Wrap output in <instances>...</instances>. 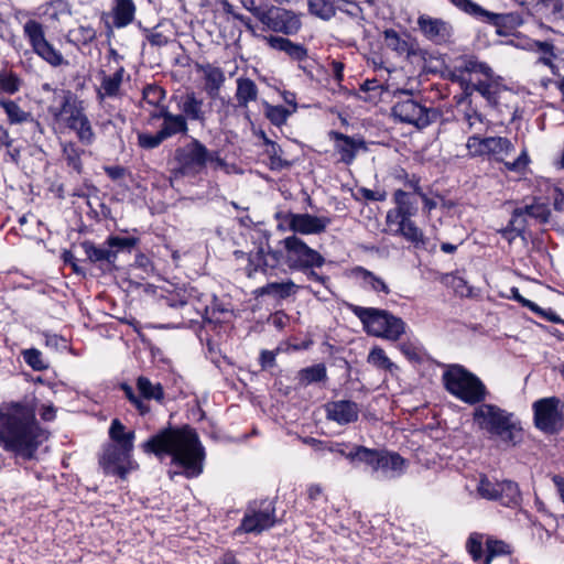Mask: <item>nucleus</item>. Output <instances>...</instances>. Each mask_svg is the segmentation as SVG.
Instances as JSON below:
<instances>
[{"instance_id":"obj_26","label":"nucleus","mask_w":564,"mask_h":564,"mask_svg":"<svg viewBox=\"0 0 564 564\" xmlns=\"http://www.w3.org/2000/svg\"><path fill=\"white\" fill-rule=\"evenodd\" d=\"M126 74L124 66L115 67L112 74L99 72L100 86L97 88V99L102 102L106 98H118L121 95V85Z\"/></svg>"},{"instance_id":"obj_13","label":"nucleus","mask_w":564,"mask_h":564,"mask_svg":"<svg viewBox=\"0 0 564 564\" xmlns=\"http://www.w3.org/2000/svg\"><path fill=\"white\" fill-rule=\"evenodd\" d=\"M23 34L33 52L53 67L67 64L64 56L45 37L43 25L36 20H28L23 25Z\"/></svg>"},{"instance_id":"obj_52","label":"nucleus","mask_w":564,"mask_h":564,"mask_svg":"<svg viewBox=\"0 0 564 564\" xmlns=\"http://www.w3.org/2000/svg\"><path fill=\"white\" fill-rule=\"evenodd\" d=\"M22 87V79L12 70L0 72V93L7 95L17 94Z\"/></svg>"},{"instance_id":"obj_6","label":"nucleus","mask_w":564,"mask_h":564,"mask_svg":"<svg viewBox=\"0 0 564 564\" xmlns=\"http://www.w3.org/2000/svg\"><path fill=\"white\" fill-rule=\"evenodd\" d=\"M445 389L456 399L469 405L484 402L489 394L485 383L462 365H451L443 372Z\"/></svg>"},{"instance_id":"obj_35","label":"nucleus","mask_w":564,"mask_h":564,"mask_svg":"<svg viewBox=\"0 0 564 564\" xmlns=\"http://www.w3.org/2000/svg\"><path fill=\"white\" fill-rule=\"evenodd\" d=\"M137 7L132 0H116L112 7V24L122 29L131 24L135 17Z\"/></svg>"},{"instance_id":"obj_18","label":"nucleus","mask_w":564,"mask_h":564,"mask_svg":"<svg viewBox=\"0 0 564 564\" xmlns=\"http://www.w3.org/2000/svg\"><path fill=\"white\" fill-rule=\"evenodd\" d=\"M485 148L487 155L492 156L497 162H502L510 172H522L530 163L527 149H523L514 161H505V159L514 151V145L507 138L488 137L486 138Z\"/></svg>"},{"instance_id":"obj_2","label":"nucleus","mask_w":564,"mask_h":564,"mask_svg":"<svg viewBox=\"0 0 564 564\" xmlns=\"http://www.w3.org/2000/svg\"><path fill=\"white\" fill-rule=\"evenodd\" d=\"M37 398L34 393L21 400L0 403V446L17 457L31 459L46 440L36 420Z\"/></svg>"},{"instance_id":"obj_49","label":"nucleus","mask_w":564,"mask_h":564,"mask_svg":"<svg viewBox=\"0 0 564 564\" xmlns=\"http://www.w3.org/2000/svg\"><path fill=\"white\" fill-rule=\"evenodd\" d=\"M383 40L386 46L394 51L397 54L403 55L410 53V44L406 36H401L395 30H384Z\"/></svg>"},{"instance_id":"obj_59","label":"nucleus","mask_w":564,"mask_h":564,"mask_svg":"<svg viewBox=\"0 0 564 564\" xmlns=\"http://www.w3.org/2000/svg\"><path fill=\"white\" fill-rule=\"evenodd\" d=\"M22 356L25 364L35 371H43L48 368V364L43 359L42 352L36 348L23 350Z\"/></svg>"},{"instance_id":"obj_21","label":"nucleus","mask_w":564,"mask_h":564,"mask_svg":"<svg viewBox=\"0 0 564 564\" xmlns=\"http://www.w3.org/2000/svg\"><path fill=\"white\" fill-rule=\"evenodd\" d=\"M284 223L293 235H319L332 224L327 216H316L308 213L296 214L289 212L283 216Z\"/></svg>"},{"instance_id":"obj_53","label":"nucleus","mask_w":564,"mask_h":564,"mask_svg":"<svg viewBox=\"0 0 564 564\" xmlns=\"http://www.w3.org/2000/svg\"><path fill=\"white\" fill-rule=\"evenodd\" d=\"M264 115L267 119L276 127L283 126L288 118L291 116L293 111H290L284 106H273L268 101H263Z\"/></svg>"},{"instance_id":"obj_45","label":"nucleus","mask_w":564,"mask_h":564,"mask_svg":"<svg viewBox=\"0 0 564 564\" xmlns=\"http://www.w3.org/2000/svg\"><path fill=\"white\" fill-rule=\"evenodd\" d=\"M337 0H307L308 12L324 21L336 14Z\"/></svg>"},{"instance_id":"obj_63","label":"nucleus","mask_w":564,"mask_h":564,"mask_svg":"<svg viewBox=\"0 0 564 564\" xmlns=\"http://www.w3.org/2000/svg\"><path fill=\"white\" fill-rule=\"evenodd\" d=\"M360 91L369 93V96L364 99L372 101L381 96L382 86L377 79H367L360 85Z\"/></svg>"},{"instance_id":"obj_39","label":"nucleus","mask_w":564,"mask_h":564,"mask_svg":"<svg viewBox=\"0 0 564 564\" xmlns=\"http://www.w3.org/2000/svg\"><path fill=\"white\" fill-rule=\"evenodd\" d=\"M200 69L204 73L205 89L207 94L210 97H215L218 95L226 79L223 69L210 64L200 66Z\"/></svg>"},{"instance_id":"obj_60","label":"nucleus","mask_w":564,"mask_h":564,"mask_svg":"<svg viewBox=\"0 0 564 564\" xmlns=\"http://www.w3.org/2000/svg\"><path fill=\"white\" fill-rule=\"evenodd\" d=\"M530 48L543 54L539 61L549 66L553 67L552 57H555L554 45L549 41H533L530 44Z\"/></svg>"},{"instance_id":"obj_8","label":"nucleus","mask_w":564,"mask_h":564,"mask_svg":"<svg viewBox=\"0 0 564 564\" xmlns=\"http://www.w3.org/2000/svg\"><path fill=\"white\" fill-rule=\"evenodd\" d=\"M350 312L359 318L367 334L395 341L405 333L406 324L387 310L350 304Z\"/></svg>"},{"instance_id":"obj_34","label":"nucleus","mask_w":564,"mask_h":564,"mask_svg":"<svg viewBox=\"0 0 564 564\" xmlns=\"http://www.w3.org/2000/svg\"><path fill=\"white\" fill-rule=\"evenodd\" d=\"M352 275L358 279L361 283V286L365 290H370L376 293H383L386 295L390 294V289L388 284L372 271L364 267H355L352 269Z\"/></svg>"},{"instance_id":"obj_1","label":"nucleus","mask_w":564,"mask_h":564,"mask_svg":"<svg viewBox=\"0 0 564 564\" xmlns=\"http://www.w3.org/2000/svg\"><path fill=\"white\" fill-rule=\"evenodd\" d=\"M279 247L273 249L267 241L249 252L236 250L234 257L243 263L239 264V269L250 279L258 273L267 276L278 275L279 272H285V267L291 271H300L322 268L325 264V258L296 235L280 240Z\"/></svg>"},{"instance_id":"obj_61","label":"nucleus","mask_w":564,"mask_h":564,"mask_svg":"<svg viewBox=\"0 0 564 564\" xmlns=\"http://www.w3.org/2000/svg\"><path fill=\"white\" fill-rule=\"evenodd\" d=\"M165 139L158 130L155 133L140 132L138 133V145L144 150H153L160 147Z\"/></svg>"},{"instance_id":"obj_5","label":"nucleus","mask_w":564,"mask_h":564,"mask_svg":"<svg viewBox=\"0 0 564 564\" xmlns=\"http://www.w3.org/2000/svg\"><path fill=\"white\" fill-rule=\"evenodd\" d=\"M449 76L453 82L462 85L466 96L477 91L489 105L498 104L499 87L491 80L494 72L486 63L474 56H462L454 62Z\"/></svg>"},{"instance_id":"obj_31","label":"nucleus","mask_w":564,"mask_h":564,"mask_svg":"<svg viewBox=\"0 0 564 564\" xmlns=\"http://www.w3.org/2000/svg\"><path fill=\"white\" fill-rule=\"evenodd\" d=\"M532 11L540 19L551 23L564 20L563 0H534Z\"/></svg>"},{"instance_id":"obj_46","label":"nucleus","mask_w":564,"mask_h":564,"mask_svg":"<svg viewBox=\"0 0 564 564\" xmlns=\"http://www.w3.org/2000/svg\"><path fill=\"white\" fill-rule=\"evenodd\" d=\"M297 285L289 280L286 282H272L260 289L261 295H272L276 299H286L296 293Z\"/></svg>"},{"instance_id":"obj_58","label":"nucleus","mask_w":564,"mask_h":564,"mask_svg":"<svg viewBox=\"0 0 564 564\" xmlns=\"http://www.w3.org/2000/svg\"><path fill=\"white\" fill-rule=\"evenodd\" d=\"M165 90L156 84L147 85L142 91L143 100L159 109L162 107L161 102L165 98Z\"/></svg>"},{"instance_id":"obj_9","label":"nucleus","mask_w":564,"mask_h":564,"mask_svg":"<svg viewBox=\"0 0 564 564\" xmlns=\"http://www.w3.org/2000/svg\"><path fill=\"white\" fill-rule=\"evenodd\" d=\"M208 149L196 138L175 149L173 161L176 166L172 170L174 178L196 177L203 174L208 164Z\"/></svg>"},{"instance_id":"obj_55","label":"nucleus","mask_w":564,"mask_h":564,"mask_svg":"<svg viewBox=\"0 0 564 564\" xmlns=\"http://www.w3.org/2000/svg\"><path fill=\"white\" fill-rule=\"evenodd\" d=\"M510 553V546L506 542L490 536L486 538V556L484 564H490L494 557Z\"/></svg>"},{"instance_id":"obj_44","label":"nucleus","mask_w":564,"mask_h":564,"mask_svg":"<svg viewBox=\"0 0 564 564\" xmlns=\"http://www.w3.org/2000/svg\"><path fill=\"white\" fill-rule=\"evenodd\" d=\"M379 449H372L365 446H354L348 454V459L351 463H364L370 466L373 470L378 465Z\"/></svg>"},{"instance_id":"obj_7","label":"nucleus","mask_w":564,"mask_h":564,"mask_svg":"<svg viewBox=\"0 0 564 564\" xmlns=\"http://www.w3.org/2000/svg\"><path fill=\"white\" fill-rule=\"evenodd\" d=\"M395 101L391 108L394 119L402 123H408L419 130L437 122L443 112L440 108L427 107L414 98L411 90L401 89L394 94Z\"/></svg>"},{"instance_id":"obj_29","label":"nucleus","mask_w":564,"mask_h":564,"mask_svg":"<svg viewBox=\"0 0 564 564\" xmlns=\"http://www.w3.org/2000/svg\"><path fill=\"white\" fill-rule=\"evenodd\" d=\"M327 419L340 425L356 422L359 415L358 404L350 400H339L326 405Z\"/></svg>"},{"instance_id":"obj_62","label":"nucleus","mask_w":564,"mask_h":564,"mask_svg":"<svg viewBox=\"0 0 564 564\" xmlns=\"http://www.w3.org/2000/svg\"><path fill=\"white\" fill-rule=\"evenodd\" d=\"M70 7L67 0H53L46 4L45 14L52 20H58L62 14H68Z\"/></svg>"},{"instance_id":"obj_10","label":"nucleus","mask_w":564,"mask_h":564,"mask_svg":"<svg viewBox=\"0 0 564 564\" xmlns=\"http://www.w3.org/2000/svg\"><path fill=\"white\" fill-rule=\"evenodd\" d=\"M276 523L275 506L271 499L250 501L245 510L240 524L234 530V535L261 534Z\"/></svg>"},{"instance_id":"obj_38","label":"nucleus","mask_w":564,"mask_h":564,"mask_svg":"<svg viewBox=\"0 0 564 564\" xmlns=\"http://www.w3.org/2000/svg\"><path fill=\"white\" fill-rule=\"evenodd\" d=\"M393 225H397L395 235L402 236L414 246L425 245V237L422 229H420L411 218L408 220H394Z\"/></svg>"},{"instance_id":"obj_48","label":"nucleus","mask_w":564,"mask_h":564,"mask_svg":"<svg viewBox=\"0 0 564 564\" xmlns=\"http://www.w3.org/2000/svg\"><path fill=\"white\" fill-rule=\"evenodd\" d=\"M299 379L302 384L325 382L327 380V369L324 364H316L311 367L303 368L299 372Z\"/></svg>"},{"instance_id":"obj_15","label":"nucleus","mask_w":564,"mask_h":564,"mask_svg":"<svg viewBox=\"0 0 564 564\" xmlns=\"http://www.w3.org/2000/svg\"><path fill=\"white\" fill-rule=\"evenodd\" d=\"M477 492L481 498L499 501L505 507H516L521 501L517 482L511 480L491 481L485 475L479 478Z\"/></svg>"},{"instance_id":"obj_22","label":"nucleus","mask_w":564,"mask_h":564,"mask_svg":"<svg viewBox=\"0 0 564 564\" xmlns=\"http://www.w3.org/2000/svg\"><path fill=\"white\" fill-rule=\"evenodd\" d=\"M181 116L185 121H195L204 126L207 120L208 110L205 100L193 90H187L174 97Z\"/></svg>"},{"instance_id":"obj_40","label":"nucleus","mask_w":564,"mask_h":564,"mask_svg":"<svg viewBox=\"0 0 564 564\" xmlns=\"http://www.w3.org/2000/svg\"><path fill=\"white\" fill-rule=\"evenodd\" d=\"M67 128L75 133L78 142L83 147H90L95 143L97 138L96 132L87 115L78 121L69 124Z\"/></svg>"},{"instance_id":"obj_12","label":"nucleus","mask_w":564,"mask_h":564,"mask_svg":"<svg viewBox=\"0 0 564 564\" xmlns=\"http://www.w3.org/2000/svg\"><path fill=\"white\" fill-rule=\"evenodd\" d=\"M534 425L546 434H555L564 429V404L556 397L536 400L533 405Z\"/></svg>"},{"instance_id":"obj_20","label":"nucleus","mask_w":564,"mask_h":564,"mask_svg":"<svg viewBox=\"0 0 564 564\" xmlns=\"http://www.w3.org/2000/svg\"><path fill=\"white\" fill-rule=\"evenodd\" d=\"M132 452L118 445L107 444L99 458V465L106 475L124 479L132 469Z\"/></svg>"},{"instance_id":"obj_14","label":"nucleus","mask_w":564,"mask_h":564,"mask_svg":"<svg viewBox=\"0 0 564 564\" xmlns=\"http://www.w3.org/2000/svg\"><path fill=\"white\" fill-rule=\"evenodd\" d=\"M196 300L199 301V295L194 288L180 289L169 292L166 295L162 296L161 305L182 310V317L189 322H196L197 317H202L205 319L206 324H212L213 321L207 316V307H195Z\"/></svg>"},{"instance_id":"obj_42","label":"nucleus","mask_w":564,"mask_h":564,"mask_svg":"<svg viewBox=\"0 0 564 564\" xmlns=\"http://www.w3.org/2000/svg\"><path fill=\"white\" fill-rule=\"evenodd\" d=\"M97 36L96 30L90 25H79L68 31L66 39L67 42L75 45L76 47H82L89 45L95 41Z\"/></svg>"},{"instance_id":"obj_25","label":"nucleus","mask_w":564,"mask_h":564,"mask_svg":"<svg viewBox=\"0 0 564 564\" xmlns=\"http://www.w3.org/2000/svg\"><path fill=\"white\" fill-rule=\"evenodd\" d=\"M330 135L335 141L336 152L340 155V161L345 164H351L359 150L367 151V144L362 138L349 137L337 131H332Z\"/></svg>"},{"instance_id":"obj_16","label":"nucleus","mask_w":564,"mask_h":564,"mask_svg":"<svg viewBox=\"0 0 564 564\" xmlns=\"http://www.w3.org/2000/svg\"><path fill=\"white\" fill-rule=\"evenodd\" d=\"M460 11L475 20L495 26L501 34V29H516L523 24V18L518 12L495 13L473 0H465Z\"/></svg>"},{"instance_id":"obj_50","label":"nucleus","mask_w":564,"mask_h":564,"mask_svg":"<svg viewBox=\"0 0 564 564\" xmlns=\"http://www.w3.org/2000/svg\"><path fill=\"white\" fill-rule=\"evenodd\" d=\"M368 362L380 370L393 373L398 370V366L390 360L386 351L381 347H373L368 355Z\"/></svg>"},{"instance_id":"obj_64","label":"nucleus","mask_w":564,"mask_h":564,"mask_svg":"<svg viewBox=\"0 0 564 564\" xmlns=\"http://www.w3.org/2000/svg\"><path fill=\"white\" fill-rule=\"evenodd\" d=\"M547 198L552 200L553 210L555 213L564 214V192L561 188H551Z\"/></svg>"},{"instance_id":"obj_43","label":"nucleus","mask_w":564,"mask_h":564,"mask_svg":"<svg viewBox=\"0 0 564 564\" xmlns=\"http://www.w3.org/2000/svg\"><path fill=\"white\" fill-rule=\"evenodd\" d=\"M0 107L4 110L10 124H21L31 119V113L23 110L14 100L2 98Z\"/></svg>"},{"instance_id":"obj_32","label":"nucleus","mask_w":564,"mask_h":564,"mask_svg":"<svg viewBox=\"0 0 564 564\" xmlns=\"http://www.w3.org/2000/svg\"><path fill=\"white\" fill-rule=\"evenodd\" d=\"M516 216L528 221V218H533L540 224H549L554 220L553 213L549 204L541 202L540 198H534L533 203L523 207L514 209Z\"/></svg>"},{"instance_id":"obj_36","label":"nucleus","mask_w":564,"mask_h":564,"mask_svg":"<svg viewBox=\"0 0 564 564\" xmlns=\"http://www.w3.org/2000/svg\"><path fill=\"white\" fill-rule=\"evenodd\" d=\"M109 437L112 443L109 445H118L120 447L133 451V442L135 438L134 431H127L126 426L119 419H113L109 427Z\"/></svg>"},{"instance_id":"obj_19","label":"nucleus","mask_w":564,"mask_h":564,"mask_svg":"<svg viewBox=\"0 0 564 564\" xmlns=\"http://www.w3.org/2000/svg\"><path fill=\"white\" fill-rule=\"evenodd\" d=\"M261 23L270 31L285 35H294L302 28L300 14L292 10L269 4Z\"/></svg>"},{"instance_id":"obj_33","label":"nucleus","mask_w":564,"mask_h":564,"mask_svg":"<svg viewBox=\"0 0 564 564\" xmlns=\"http://www.w3.org/2000/svg\"><path fill=\"white\" fill-rule=\"evenodd\" d=\"M405 460L398 453L380 451L375 471H381L387 477H395L404 471Z\"/></svg>"},{"instance_id":"obj_11","label":"nucleus","mask_w":564,"mask_h":564,"mask_svg":"<svg viewBox=\"0 0 564 564\" xmlns=\"http://www.w3.org/2000/svg\"><path fill=\"white\" fill-rule=\"evenodd\" d=\"M135 386L137 392L128 383H121L120 389L140 415L144 416L150 413V401L163 403L165 393L160 382L153 383L149 378L140 376L137 379Z\"/></svg>"},{"instance_id":"obj_17","label":"nucleus","mask_w":564,"mask_h":564,"mask_svg":"<svg viewBox=\"0 0 564 564\" xmlns=\"http://www.w3.org/2000/svg\"><path fill=\"white\" fill-rule=\"evenodd\" d=\"M55 101H58L59 105L50 106L48 112L55 121H62L66 127L87 115L84 101L68 89L55 91Z\"/></svg>"},{"instance_id":"obj_37","label":"nucleus","mask_w":564,"mask_h":564,"mask_svg":"<svg viewBox=\"0 0 564 564\" xmlns=\"http://www.w3.org/2000/svg\"><path fill=\"white\" fill-rule=\"evenodd\" d=\"M235 98L240 108H247L248 105L258 99V86L248 77H238Z\"/></svg>"},{"instance_id":"obj_3","label":"nucleus","mask_w":564,"mask_h":564,"mask_svg":"<svg viewBox=\"0 0 564 564\" xmlns=\"http://www.w3.org/2000/svg\"><path fill=\"white\" fill-rule=\"evenodd\" d=\"M142 452L163 460L167 457L181 471H169L170 478L183 475L186 478L198 477L204 469L205 448L197 432L188 425L161 429L140 445Z\"/></svg>"},{"instance_id":"obj_23","label":"nucleus","mask_w":564,"mask_h":564,"mask_svg":"<svg viewBox=\"0 0 564 564\" xmlns=\"http://www.w3.org/2000/svg\"><path fill=\"white\" fill-rule=\"evenodd\" d=\"M395 207L387 213V224L393 225L394 220L410 219L417 215V197L413 193H405L404 189H395L393 193Z\"/></svg>"},{"instance_id":"obj_41","label":"nucleus","mask_w":564,"mask_h":564,"mask_svg":"<svg viewBox=\"0 0 564 564\" xmlns=\"http://www.w3.org/2000/svg\"><path fill=\"white\" fill-rule=\"evenodd\" d=\"M62 153L66 165L77 174H82V156L85 153V150L77 142L66 141L62 144Z\"/></svg>"},{"instance_id":"obj_51","label":"nucleus","mask_w":564,"mask_h":564,"mask_svg":"<svg viewBox=\"0 0 564 564\" xmlns=\"http://www.w3.org/2000/svg\"><path fill=\"white\" fill-rule=\"evenodd\" d=\"M527 228V220L516 216V212H512L511 218L507 227L499 230V234L503 239L512 242L517 237L521 236Z\"/></svg>"},{"instance_id":"obj_27","label":"nucleus","mask_w":564,"mask_h":564,"mask_svg":"<svg viewBox=\"0 0 564 564\" xmlns=\"http://www.w3.org/2000/svg\"><path fill=\"white\" fill-rule=\"evenodd\" d=\"M82 248L87 259L95 264H98L105 271H111L116 267V254L109 248L107 240L101 245H95L91 241H83Z\"/></svg>"},{"instance_id":"obj_47","label":"nucleus","mask_w":564,"mask_h":564,"mask_svg":"<svg viewBox=\"0 0 564 564\" xmlns=\"http://www.w3.org/2000/svg\"><path fill=\"white\" fill-rule=\"evenodd\" d=\"M486 535L479 532L469 534L466 541V551L475 563H482L486 554L484 553V544H486Z\"/></svg>"},{"instance_id":"obj_54","label":"nucleus","mask_w":564,"mask_h":564,"mask_svg":"<svg viewBox=\"0 0 564 564\" xmlns=\"http://www.w3.org/2000/svg\"><path fill=\"white\" fill-rule=\"evenodd\" d=\"M109 248L118 257L119 252H131V250L139 243L137 237H121V236H109L107 239Z\"/></svg>"},{"instance_id":"obj_4","label":"nucleus","mask_w":564,"mask_h":564,"mask_svg":"<svg viewBox=\"0 0 564 564\" xmlns=\"http://www.w3.org/2000/svg\"><path fill=\"white\" fill-rule=\"evenodd\" d=\"M474 425L489 438L499 440L507 446L522 442L523 429L517 416L496 404L481 402L471 413Z\"/></svg>"},{"instance_id":"obj_56","label":"nucleus","mask_w":564,"mask_h":564,"mask_svg":"<svg viewBox=\"0 0 564 564\" xmlns=\"http://www.w3.org/2000/svg\"><path fill=\"white\" fill-rule=\"evenodd\" d=\"M399 349L409 361L415 364L422 362L424 349L417 340H404L399 344Z\"/></svg>"},{"instance_id":"obj_57","label":"nucleus","mask_w":564,"mask_h":564,"mask_svg":"<svg viewBox=\"0 0 564 564\" xmlns=\"http://www.w3.org/2000/svg\"><path fill=\"white\" fill-rule=\"evenodd\" d=\"M265 153L269 156V167L271 171H282L292 166V162L282 158L283 151L278 143L267 148Z\"/></svg>"},{"instance_id":"obj_24","label":"nucleus","mask_w":564,"mask_h":564,"mask_svg":"<svg viewBox=\"0 0 564 564\" xmlns=\"http://www.w3.org/2000/svg\"><path fill=\"white\" fill-rule=\"evenodd\" d=\"M184 116L173 113L166 106L161 107L158 111L151 113V119L162 120L159 129L165 140L173 138L177 134L186 135L188 132V123L185 121Z\"/></svg>"},{"instance_id":"obj_28","label":"nucleus","mask_w":564,"mask_h":564,"mask_svg":"<svg viewBox=\"0 0 564 564\" xmlns=\"http://www.w3.org/2000/svg\"><path fill=\"white\" fill-rule=\"evenodd\" d=\"M417 25L424 36L436 44L445 43L452 36V26L441 19L420 17Z\"/></svg>"},{"instance_id":"obj_30","label":"nucleus","mask_w":564,"mask_h":564,"mask_svg":"<svg viewBox=\"0 0 564 564\" xmlns=\"http://www.w3.org/2000/svg\"><path fill=\"white\" fill-rule=\"evenodd\" d=\"M265 40L271 48L284 52L293 61L302 62L308 56V51L303 44L294 43L288 37L270 35Z\"/></svg>"}]
</instances>
